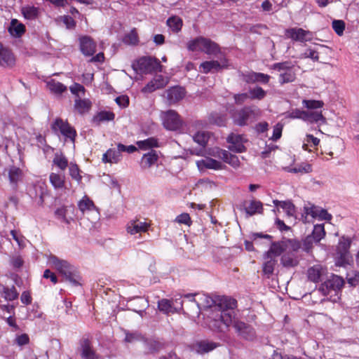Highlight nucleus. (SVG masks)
<instances>
[{
    "mask_svg": "<svg viewBox=\"0 0 359 359\" xmlns=\"http://www.w3.org/2000/svg\"><path fill=\"white\" fill-rule=\"evenodd\" d=\"M325 235L324 226L322 224H318L314 226V229L311 237L316 242H319Z\"/></svg>",
    "mask_w": 359,
    "mask_h": 359,
    "instance_id": "50",
    "label": "nucleus"
},
{
    "mask_svg": "<svg viewBox=\"0 0 359 359\" xmlns=\"http://www.w3.org/2000/svg\"><path fill=\"white\" fill-rule=\"evenodd\" d=\"M226 142L229 144L228 149L231 151L242 153L246 150L244 146L246 140L241 135L231 133L227 137Z\"/></svg>",
    "mask_w": 359,
    "mask_h": 359,
    "instance_id": "12",
    "label": "nucleus"
},
{
    "mask_svg": "<svg viewBox=\"0 0 359 359\" xmlns=\"http://www.w3.org/2000/svg\"><path fill=\"white\" fill-rule=\"evenodd\" d=\"M219 346V344L208 341L201 340L194 343L191 345V349L196 352L198 354L207 353Z\"/></svg>",
    "mask_w": 359,
    "mask_h": 359,
    "instance_id": "18",
    "label": "nucleus"
},
{
    "mask_svg": "<svg viewBox=\"0 0 359 359\" xmlns=\"http://www.w3.org/2000/svg\"><path fill=\"white\" fill-rule=\"evenodd\" d=\"M348 283L351 286H355L359 283V271L351 270L346 275Z\"/></svg>",
    "mask_w": 359,
    "mask_h": 359,
    "instance_id": "54",
    "label": "nucleus"
},
{
    "mask_svg": "<svg viewBox=\"0 0 359 359\" xmlns=\"http://www.w3.org/2000/svg\"><path fill=\"white\" fill-rule=\"evenodd\" d=\"M344 284V279L337 275H332L329 279L323 283L318 291L324 296L330 295V298L337 296L338 292Z\"/></svg>",
    "mask_w": 359,
    "mask_h": 359,
    "instance_id": "6",
    "label": "nucleus"
},
{
    "mask_svg": "<svg viewBox=\"0 0 359 359\" xmlns=\"http://www.w3.org/2000/svg\"><path fill=\"white\" fill-rule=\"evenodd\" d=\"M211 133L205 130H198L193 135L194 141L200 146L205 147L211 136Z\"/></svg>",
    "mask_w": 359,
    "mask_h": 359,
    "instance_id": "34",
    "label": "nucleus"
},
{
    "mask_svg": "<svg viewBox=\"0 0 359 359\" xmlns=\"http://www.w3.org/2000/svg\"><path fill=\"white\" fill-rule=\"evenodd\" d=\"M121 152L118 149H109L103 154L102 161L104 163H117L121 160Z\"/></svg>",
    "mask_w": 359,
    "mask_h": 359,
    "instance_id": "32",
    "label": "nucleus"
},
{
    "mask_svg": "<svg viewBox=\"0 0 359 359\" xmlns=\"http://www.w3.org/2000/svg\"><path fill=\"white\" fill-rule=\"evenodd\" d=\"M163 126L170 130H177L182 126V121L179 114L174 110H168L161 113Z\"/></svg>",
    "mask_w": 359,
    "mask_h": 359,
    "instance_id": "8",
    "label": "nucleus"
},
{
    "mask_svg": "<svg viewBox=\"0 0 359 359\" xmlns=\"http://www.w3.org/2000/svg\"><path fill=\"white\" fill-rule=\"evenodd\" d=\"M208 121L211 124L222 126L225 125L226 118L222 114L218 113H212L208 117Z\"/></svg>",
    "mask_w": 359,
    "mask_h": 359,
    "instance_id": "48",
    "label": "nucleus"
},
{
    "mask_svg": "<svg viewBox=\"0 0 359 359\" xmlns=\"http://www.w3.org/2000/svg\"><path fill=\"white\" fill-rule=\"evenodd\" d=\"M284 169L287 172L294 173H309L312 171L311 165L308 163H302L294 168L286 167Z\"/></svg>",
    "mask_w": 359,
    "mask_h": 359,
    "instance_id": "40",
    "label": "nucleus"
},
{
    "mask_svg": "<svg viewBox=\"0 0 359 359\" xmlns=\"http://www.w3.org/2000/svg\"><path fill=\"white\" fill-rule=\"evenodd\" d=\"M175 304L180 306L179 309H182L183 302L181 301L180 299H175L172 301L163 299L158 302V308L164 313H173L177 311V309L174 306Z\"/></svg>",
    "mask_w": 359,
    "mask_h": 359,
    "instance_id": "17",
    "label": "nucleus"
},
{
    "mask_svg": "<svg viewBox=\"0 0 359 359\" xmlns=\"http://www.w3.org/2000/svg\"><path fill=\"white\" fill-rule=\"evenodd\" d=\"M320 220L330 221L332 219V215L327 211L323 208H319L318 211V217H316Z\"/></svg>",
    "mask_w": 359,
    "mask_h": 359,
    "instance_id": "62",
    "label": "nucleus"
},
{
    "mask_svg": "<svg viewBox=\"0 0 359 359\" xmlns=\"http://www.w3.org/2000/svg\"><path fill=\"white\" fill-rule=\"evenodd\" d=\"M114 114L111 111H101L100 112L97 116H96V119H97L99 121H112L114 118Z\"/></svg>",
    "mask_w": 359,
    "mask_h": 359,
    "instance_id": "59",
    "label": "nucleus"
},
{
    "mask_svg": "<svg viewBox=\"0 0 359 359\" xmlns=\"http://www.w3.org/2000/svg\"><path fill=\"white\" fill-rule=\"evenodd\" d=\"M53 129L55 131H60L62 135L69 138L73 142H74L76 133L68 123L63 121L60 118H57L53 125Z\"/></svg>",
    "mask_w": 359,
    "mask_h": 359,
    "instance_id": "13",
    "label": "nucleus"
},
{
    "mask_svg": "<svg viewBox=\"0 0 359 359\" xmlns=\"http://www.w3.org/2000/svg\"><path fill=\"white\" fill-rule=\"evenodd\" d=\"M270 79V76L268 74L263 73L252 72L246 76L247 82H260L262 83H267Z\"/></svg>",
    "mask_w": 359,
    "mask_h": 359,
    "instance_id": "36",
    "label": "nucleus"
},
{
    "mask_svg": "<svg viewBox=\"0 0 359 359\" xmlns=\"http://www.w3.org/2000/svg\"><path fill=\"white\" fill-rule=\"evenodd\" d=\"M353 262L352 257L350 252H337L336 257V264L339 266H346Z\"/></svg>",
    "mask_w": 359,
    "mask_h": 359,
    "instance_id": "35",
    "label": "nucleus"
},
{
    "mask_svg": "<svg viewBox=\"0 0 359 359\" xmlns=\"http://www.w3.org/2000/svg\"><path fill=\"white\" fill-rule=\"evenodd\" d=\"M80 49L82 53L87 56L93 55L96 51V43L88 36H82L79 38Z\"/></svg>",
    "mask_w": 359,
    "mask_h": 359,
    "instance_id": "19",
    "label": "nucleus"
},
{
    "mask_svg": "<svg viewBox=\"0 0 359 359\" xmlns=\"http://www.w3.org/2000/svg\"><path fill=\"white\" fill-rule=\"evenodd\" d=\"M79 351L83 359H98L93 348L92 344L88 338H82L79 342Z\"/></svg>",
    "mask_w": 359,
    "mask_h": 359,
    "instance_id": "16",
    "label": "nucleus"
},
{
    "mask_svg": "<svg viewBox=\"0 0 359 359\" xmlns=\"http://www.w3.org/2000/svg\"><path fill=\"white\" fill-rule=\"evenodd\" d=\"M168 82L169 79L168 77L157 75L142 88V91L144 93H152L156 90L164 88Z\"/></svg>",
    "mask_w": 359,
    "mask_h": 359,
    "instance_id": "14",
    "label": "nucleus"
},
{
    "mask_svg": "<svg viewBox=\"0 0 359 359\" xmlns=\"http://www.w3.org/2000/svg\"><path fill=\"white\" fill-rule=\"evenodd\" d=\"M196 165L200 170L204 169H212L215 170L224 169L225 165L212 158H205V159L196 161Z\"/></svg>",
    "mask_w": 359,
    "mask_h": 359,
    "instance_id": "22",
    "label": "nucleus"
},
{
    "mask_svg": "<svg viewBox=\"0 0 359 359\" xmlns=\"http://www.w3.org/2000/svg\"><path fill=\"white\" fill-rule=\"evenodd\" d=\"M78 207L83 214H88L89 212L95 213L97 215L98 214L94 203L87 196L83 197V198L79 202Z\"/></svg>",
    "mask_w": 359,
    "mask_h": 359,
    "instance_id": "26",
    "label": "nucleus"
},
{
    "mask_svg": "<svg viewBox=\"0 0 359 359\" xmlns=\"http://www.w3.org/2000/svg\"><path fill=\"white\" fill-rule=\"evenodd\" d=\"M149 224L140 219H132L126 225V231L130 235L141 234L147 231Z\"/></svg>",
    "mask_w": 359,
    "mask_h": 359,
    "instance_id": "15",
    "label": "nucleus"
},
{
    "mask_svg": "<svg viewBox=\"0 0 359 359\" xmlns=\"http://www.w3.org/2000/svg\"><path fill=\"white\" fill-rule=\"evenodd\" d=\"M261 115V111L257 107H245L235 111L232 117L234 123L240 126L248 125L256 121Z\"/></svg>",
    "mask_w": 359,
    "mask_h": 359,
    "instance_id": "5",
    "label": "nucleus"
},
{
    "mask_svg": "<svg viewBox=\"0 0 359 359\" xmlns=\"http://www.w3.org/2000/svg\"><path fill=\"white\" fill-rule=\"evenodd\" d=\"M301 248V243L294 239H283L278 242H274L269 248V255L281 257V264L287 268L294 267L298 265L299 259L296 252Z\"/></svg>",
    "mask_w": 359,
    "mask_h": 359,
    "instance_id": "1",
    "label": "nucleus"
},
{
    "mask_svg": "<svg viewBox=\"0 0 359 359\" xmlns=\"http://www.w3.org/2000/svg\"><path fill=\"white\" fill-rule=\"evenodd\" d=\"M11 234L12 235L13 238L17 242L20 248L25 246V238L22 236L18 235V232L15 230H12L11 231Z\"/></svg>",
    "mask_w": 359,
    "mask_h": 359,
    "instance_id": "63",
    "label": "nucleus"
},
{
    "mask_svg": "<svg viewBox=\"0 0 359 359\" xmlns=\"http://www.w3.org/2000/svg\"><path fill=\"white\" fill-rule=\"evenodd\" d=\"M237 302L235 299L231 298H224L221 299L219 305L215 306V309H218L219 313L215 316V318L211 320L209 326L213 330H219V321H222L226 327L233 326L236 322H239L236 317L234 309L236 307Z\"/></svg>",
    "mask_w": 359,
    "mask_h": 359,
    "instance_id": "2",
    "label": "nucleus"
},
{
    "mask_svg": "<svg viewBox=\"0 0 359 359\" xmlns=\"http://www.w3.org/2000/svg\"><path fill=\"white\" fill-rule=\"evenodd\" d=\"M320 208L316 207L311 204H308L304 207L303 217H304V222H309L308 217L311 216L312 218H316L318 217V211Z\"/></svg>",
    "mask_w": 359,
    "mask_h": 359,
    "instance_id": "46",
    "label": "nucleus"
},
{
    "mask_svg": "<svg viewBox=\"0 0 359 359\" xmlns=\"http://www.w3.org/2000/svg\"><path fill=\"white\" fill-rule=\"evenodd\" d=\"M351 241L349 238H342V239L339 243L337 252H350L349 248L351 246Z\"/></svg>",
    "mask_w": 359,
    "mask_h": 359,
    "instance_id": "57",
    "label": "nucleus"
},
{
    "mask_svg": "<svg viewBox=\"0 0 359 359\" xmlns=\"http://www.w3.org/2000/svg\"><path fill=\"white\" fill-rule=\"evenodd\" d=\"M15 341L18 346H24L29 343V338L27 334H22L17 336Z\"/></svg>",
    "mask_w": 359,
    "mask_h": 359,
    "instance_id": "61",
    "label": "nucleus"
},
{
    "mask_svg": "<svg viewBox=\"0 0 359 359\" xmlns=\"http://www.w3.org/2000/svg\"><path fill=\"white\" fill-rule=\"evenodd\" d=\"M175 222L179 224H184L189 226L191 224V218L189 214L182 213L176 217Z\"/></svg>",
    "mask_w": 359,
    "mask_h": 359,
    "instance_id": "60",
    "label": "nucleus"
},
{
    "mask_svg": "<svg viewBox=\"0 0 359 359\" xmlns=\"http://www.w3.org/2000/svg\"><path fill=\"white\" fill-rule=\"evenodd\" d=\"M166 98L170 104H175L181 100L185 95V90L179 86L172 87L165 92Z\"/></svg>",
    "mask_w": 359,
    "mask_h": 359,
    "instance_id": "23",
    "label": "nucleus"
},
{
    "mask_svg": "<svg viewBox=\"0 0 359 359\" xmlns=\"http://www.w3.org/2000/svg\"><path fill=\"white\" fill-rule=\"evenodd\" d=\"M158 156L155 151H151L150 152L143 155L140 165L142 169H147L154 165L158 161Z\"/></svg>",
    "mask_w": 359,
    "mask_h": 359,
    "instance_id": "28",
    "label": "nucleus"
},
{
    "mask_svg": "<svg viewBox=\"0 0 359 359\" xmlns=\"http://www.w3.org/2000/svg\"><path fill=\"white\" fill-rule=\"evenodd\" d=\"M187 48L191 51H201L214 55L219 52V46L216 43L203 36L190 40L187 43Z\"/></svg>",
    "mask_w": 359,
    "mask_h": 359,
    "instance_id": "3",
    "label": "nucleus"
},
{
    "mask_svg": "<svg viewBox=\"0 0 359 359\" xmlns=\"http://www.w3.org/2000/svg\"><path fill=\"white\" fill-rule=\"evenodd\" d=\"M245 212L249 215L260 213L262 210V203L258 201H250L246 203L245 206Z\"/></svg>",
    "mask_w": 359,
    "mask_h": 359,
    "instance_id": "37",
    "label": "nucleus"
},
{
    "mask_svg": "<svg viewBox=\"0 0 359 359\" xmlns=\"http://www.w3.org/2000/svg\"><path fill=\"white\" fill-rule=\"evenodd\" d=\"M18 292L14 286L4 288V297L8 301H13L18 297Z\"/></svg>",
    "mask_w": 359,
    "mask_h": 359,
    "instance_id": "51",
    "label": "nucleus"
},
{
    "mask_svg": "<svg viewBox=\"0 0 359 359\" xmlns=\"http://www.w3.org/2000/svg\"><path fill=\"white\" fill-rule=\"evenodd\" d=\"M226 66V60L221 62L217 60L205 61L200 65L199 71L204 74H208L209 72H218Z\"/></svg>",
    "mask_w": 359,
    "mask_h": 359,
    "instance_id": "20",
    "label": "nucleus"
},
{
    "mask_svg": "<svg viewBox=\"0 0 359 359\" xmlns=\"http://www.w3.org/2000/svg\"><path fill=\"white\" fill-rule=\"evenodd\" d=\"M222 160L232 166L234 168H238L241 165V162L237 156L231 154L228 151L227 152H222Z\"/></svg>",
    "mask_w": 359,
    "mask_h": 359,
    "instance_id": "39",
    "label": "nucleus"
},
{
    "mask_svg": "<svg viewBox=\"0 0 359 359\" xmlns=\"http://www.w3.org/2000/svg\"><path fill=\"white\" fill-rule=\"evenodd\" d=\"M325 273L326 269L318 264L309 268L307 271L309 280L313 283L321 281Z\"/></svg>",
    "mask_w": 359,
    "mask_h": 359,
    "instance_id": "24",
    "label": "nucleus"
},
{
    "mask_svg": "<svg viewBox=\"0 0 359 359\" xmlns=\"http://www.w3.org/2000/svg\"><path fill=\"white\" fill-rule=\"evenodd\" d=\"M269 250L266 252L264 255L265 262L263 264V272L264 274L269 276L274 271L275 266L277 263L276 257L273 255H269Z\"/></svg>",
    "mask_w": 359,
    "mask_h": 359,
    "instance_id": "27",
    "label": "nucleus"
},
{
    "mask_svg": "<svg viewBox=\"0 0 359 359\" xmlns=\"http://www.w3.org/2000/svg\"><path fill=\"white\" fill-rule=\"evenodd\" d=\"M285 36L299 42L310 41L313 39V34L302 28H290L285 30Z\"/></svg>",
    "mask_w": 359,
    "mask_h": 359,
    "instance_id": "10",
    "label": "nucleus"
},
{
    "mask_svg": "<svg viewBox=\"0 0 359 359\" xmlns=\"http://www.w3.org/2000/svg\"><path fill=\"white\" fill-rule=\"evenodd\" d=\"M123 41L128 45H136L138 43V36L136 31L133 29L127 34Z\"/></svg>",
    "mask_w": 359,
    "mask_h": 359,
    "instance_id": "53",
    "label": "nucleus"
},
{
    "mask_svg": "<svg viewBox=\"0 0 359 359\" xmlns=\"http://www.w3.org/2000/svg\"><path fill=\"white\" fill-rule=\"evenodd\" d=\"M117 147L120 152L126 151L129 154L133 153L137 150V147L133 145L125 146L123 144H118Z\"/></svg>",
    "mask_w": 359,
    "mask_h": 359,
    "instance_id": "64",
    "label": "nucleus"
},
{
    "mask_svg": "<svg viewBox=\"0 0 359 359\" xmlns=\"http://www.w3.org/2000/svg\"><path fill=\"white\" fill-rule=\"evenodd\" d=\"M15 64V58L10 50L0 43V66L12 67Z\"/></svg>",
    "mask_w": 359,
    "mask_h": 359,
    "instance_id": "21",
    "label": "nucleus"
},
{
    "mask_svg": "<svg viewBox=\"0 0 359 359\" xmlns=\"http://www.w3.org/2000/svg\"><path fill=\"white\" fill-rule=\"evenodd\" d=\"M137 145L140 149L147 150L158 147V141L154 137H150L144 140L137 141Z\"/></svg>",
    "mask_w": 359,
    "mask_h": 359,
    "instance_id": "45",
    "label": "nucleus"
},
{
    "mask_svg": "<svg viewBox=\"0 0 359 359\" xmlns=\"http://www.w3.org/2000/svg\"><path fill=\"white\" fill-rule=\"evenodd\" d=\"M234 329L238 336L242 339L252 341L256 338L255 329L243 321L236 322Z\"/></svg>",
    "mask_w": 359,
    "mask_h": 359,
    "instance_id": "11",
    "label": "nucleus"
},
{
    "mask_svg": "<svg viewBox=\"0 0 359 359\" xmlns=\"http://www.w3.org/2000/svg\"><path fill=\"white\" fill-rule=\"evenodd\" d=\"M53 163L62 171L68 166L67 158L62 153H56L55 154Z\"/></svg>",
    "mask_w": 359,
    "mask_h": 359,
    "instance_id": "43",
    "label": "nucleus"
},
{
    "mask_svg": "<svg viewBox=\"0 0 359 359\" xmlns=\"http://www.w3.org/2000/svg\"><path fill=\"white\" fill-rule=\"evenodd\" d=\"M332 28L339 36H341L345 29V23L343 20H334L332 22Z\"/></svg>",
    "mask_w": 359,
    "mask_h": 359,
    "instance_id": "58",
    "label": "nucleus"
},
{
    "mask_svg": "<svg viewBox=\"0 0 359 359\" xmlns=\"http://www.w3.org/2000/svg\"><path fill=\"white\" fill-rule=\"evenodd\" d=\"M8 177L11 182L16 183L21 180L22 170L15 166H12L8 170Z\"/></svg>",
    "mask_w": 359,
    "mask_h": 359,
    "instance_id": "49",
    "label": "nucleus"
},
{
    "mask_svg": "<svg viewBox=\"0 0 359 359\" xmlns=\"http://www.w3.org/2000/svg\"><path fill=\"white\" fill-rule=\"evenodd\" d=\"M74 210V208L72 206L62 207L56 210L55 215L63 222L69 224L73 220V217L70 214H73Z\"/></svg>",
    "mask_w": 359,
    "mask_h": 359,
    "instance_id": "29",
    "label": "nucleus"
},
{
    "mask_svg": "<svg viewBox=\"0 0 359 359\" xmlns=\"http://www.w3.org/2000/svg\"><path fill=\"white\" fill-rule=\"evenodd\" d=\"M91 107V102L88 100H75V109L81 114H83L90 109Z\"/></svg>",
    "mask_w": 359,
    "mask_h": 359,
    "instance_id": "47",
    "label": "nucleus"
},
{
    "mask_svg": "<svg viewBox=\"0 0 359 359\" xmlns=\"http://www.w3.org/2000/svg\"><path fill=\"white\" fill-rule=\"evenodd\" d=\"M46 87L50 93L55 95H61L67 90V87L65 85L55 79L47 81Z\"/></svg>",
    "mask_w": 359,
    "mask_h": 359,
    "instance_id": "31",
    "label": "nucleus"
},
{
    "mask_svg": "<svg viewBox=\"0 0 359 359\" xmlns=\"http://www.w3.org/2000/svg\"><path fill=\"white\" fill-rule=\"evenodd\" d=\"M251 99L262 100L266 95V92L261 87H256L249 90Z\"/></svg>",
    "mask_w": 359,
    "mask_h": 359,
    "instance_id": "55",
    "label": "nucleus"
},
{
    "mask_svg": "<svg viewBox=\"0 0 359 359\" xmlns=\"http://www.w3.org/2000/svg\"><path fill=\"white\" fill-rule=\"evenodd\" d=\"M69 175L71 177L76 180L77 182H81V176L79 173V168L76 164L70 163L69 165Z\"/></svg>",
    "mask_w": 359,
    "mask_h": 359,
    "instance_id": "56",
    "label": "nucleus"
},
{
    "mask_svg": "<svg viewBox=\"0 0 359 359\" xmlns=\"http://www.w3.org/2000/svg\"><path fill=\"white\" fill-rule=\"evenodd\" d=\"M320 140L312 135H307L303 140L302 149L309 152L311 151V147H316L319 144Z\"/></svg>",
    "mask_w": 359,
    "mask_h": 359,
    "instance_id": "42",
    "label": "nucleus"
},
{
    "mask_svg": "<svg viewBox=\"0 0 359 359\" xmlns=\"http://www.w3.org/2000/svg\"><path fill=\"white\" fill-rule=\"evenodd\" d=\"M50 262L54 265L55 269L63 276L65 281L69 282L72 285L76 286L79 285V275L66 261L60 260L56 257H52Z\"/></svg>",
    "mask_w": 359,
    "mask_h": 359,
    "instance_id": "4",
    "label": "nucleus"
},
{
    "mask_svg": "<svg viewBox=\"0 0 359 359\" xmlns=\"http://www.w3.org/2000/svg\"><path fill=\"white\" fill-rule=\"evenodd\" d=\"M23 16L28 20H34L39 15V8L33 6H25L21 9Z\"/></svg>",
    "mask_w": 359,
    "mask_h": 359,
    "instance_id": "41",
    "label": "nucleus"
},
{
    "mask_svg": "<svg viewBox=\"0 0 359 359\" xmlns=\"http://www.w3.org/2000/svg\"><path fill=\"white\" fill-rule=\"evenodd\" d=\"M273 203L278 207V211H279L280 208L285 212L288 219L291 220L295 219V207L290 201H280L274 200Z\"/></svg>",
    "mask_w": 359,
    "mask_h": 359,
    "instance_id": "25",
    "label": "nucleus"
},
{
    "mask_svg": "<svg viewBox=\"0 0 359 359\" xmlns=\"http://www.w3.org/2000/svg\"><path fill=\"white\" fill-rule=\"evenodd\" d=\"M272 69L280 72L279 81L282 84L292 82L295 79V73L287 62L276 63L273 65Z\"/></svg>",
    "mask_w": 359,
    "mask_h": 359,
    "instance_id": "9",
    "label": "nucleus"
},
{
    "mask_svg": "<svg viewBox=\"0 0 359 359\" xmlns=\"http://www.w3.org/2000/svg\"><path fill=\"white\" fill-rule=\"evenodd\" d=\"M9 33L15 37H20L25 32V26L17 19H13L8 27Z\"/></svg>",
    "mask_w": 359,
    "mask_h": 359,
    "instance_id": "30",
    "label": "nucleus"
},
{
    "mask_svg": "<svg viewBox=\"0 0 359 359\" xmlns=\"http://www.w3.org/2000/svg\"><path fill=\"white\" fill-rule=\"evenodd\" d=\"M302 104L305 107L309 109H317L324 106L323 101L314 100H304Z\"/></svg>",
    "mask_w": 359,
    "mask_h": 359,
    "instance_id": "52",
    "label": "nucleus"
},
{
    "mask_svg": "<svg viewBox=\"0 0 359 359\" xmlns=\"http://www.w3.org/2000/svg\"><path fill=\"white\" fill-rule=\"evenodd\" d=\"M167 25L174 32H178L182 27V20L177 16H172L167 20Z\"/></svg>",
    "mask_w": 359,
    "mask_h": 359,
    "instance_id": "44",
    "label": "nucleus"
},
{
    "mask_svg": "<svg viewBox=\"0 0 359 359\" xmlns=\"http://www.w3.org/2000/svg\"><path fill=\"white\" fill-rule=\"evenodd\" d=\"M304 121L311 123H325L326 119L323 116L322 111H305Z\"/></svg>",
    "mask_w": 359,
    "mask_h": 359,
    "instance_id": "33",
    "label": "nucleus"
},
{
    "mask_svg": "<svg viewBox=\"0 0 359 359\" xmlns=\"http://www.w3.org/2000/svg\"><path fill=\"white\" fill-rule=\"evenodd\" d=\"M65 177L64 175L52 172L50 174L49 180L50 184L55 189H62L65 186Z\"/></svg>",
    "mask_w": 359,
    "mask_h": 359,
    "instance_id": "38",
    "label": "nucleus"
},
{
    "mask_svg": "<svg viewBox=\"0 0 359 359\" xmlns=\"http://www.w3.org/2000/svg\"><path fill=\"white\" fill-rule=\"evenodd\" d=\"M133 67L136 72L147 74L157 71L161 67V65L158 60L155 58L142 57L140 58L136 63L133 65Z\"/></svg>",
    "mask_w": 359,
    "mask_h": 359,
    "instance_id": "7",
    "label": "nucleus"
}]
</instances>
